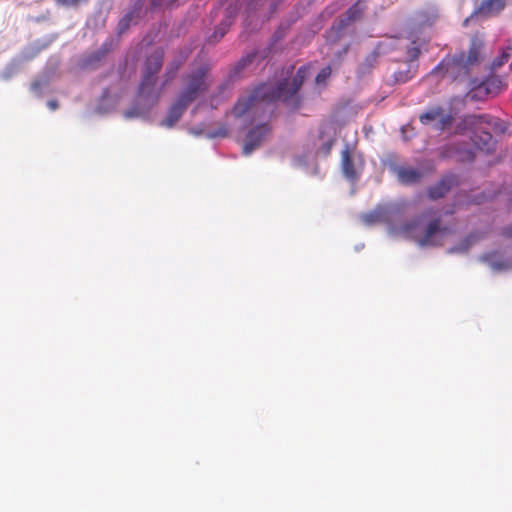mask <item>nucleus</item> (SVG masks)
<instances>
[{"instance_id":"17","label":"nucleus","mask_w":512,"mask_h":512,"mask_svg":"<svg viewBox=\"0 0 512 512\" xmlns=\"http://www.w3.org/2000/svg\"><path fill=\"white\" fill-rule=\"evenodd\" d=\"M449 189V187L445 183H441L439 188L432 189L430 191L432 198H439L444 195V193Z\"/></svg>"},{"instance_id":"23","label":"nucleus","mask_w":512,"mask_h":512,"mask_svg":"<svg viewBox=\"0 0 512 512\" xmlns=\"http://www.w3.org/2000/svg\"><path fill=\"white\" fill-rule=\"evenodd\" d=\"M407 79H408V77H404V76H402V75H401V73H399V76L397 77V80H398V81H402V82L407 81Z\"/></svg>"},{"instance_id":"15","label":"nucleus","mask_w":512,"mask_h":512,"mask_svg":"<svg viewBox=\"0 0 512 512\" xmlns=\"http://www.w3.org/2000/svg\"><path fill=\"white\" fill-rule=\"evenodd\" d=\"M383 218V213L380 210L374 211L370 214H366L362 217V220L366 224H372L374 222L380 221Z\"/></svg>"},{"instance_id":"12","label":"nucleus","mask_w":512,"mask_h":512,"mask_svg":"<svg viewBox=\"0 0 512 512\" xmlns=\"http://www.w3.org/2000/svg\"><path fill=\"white\" fill-rule=\"evenodd\" d=\"M252 99H241L237 102L235 107L232 110V116L235 118H240L250 109Z\"/></svg>"},{"instance_id":"11","label":"nucleus","mask_w":512,"mask_h":512,"mask_svg":"<svg viewBox=\"0 0 512 512\" xmlns=\"http://www.w3.org/2000/svg\"><path fill=\"white\" fill-rule=\"evenodd\" d=\"M508 62H510V69H512V46L506 47L501 55L492 62V69L497 70Z\"/></svg>"},{"instance_id":"20","label":"nucleus","mask_w":512,"mask_h":512,"mask_svg":"<svg viewBox=\"0 0 512 512\" xmlns=\"http://www.w3.org/2000/svg\"><path fill=\"white\" fill-rule=\"evenodd\" d=\"M59 3L68 5V6H76L82 2H86V0H57Z\"/></svg>"},{"instance_id":"19","label":"nucleus","mask_w":512,"mask_h":512,"mask_svg":"<svg viewBox=\"0 0 512 512\" xmlns=\"http://www.w3.org/2000/svg\"><path fill=\"white\" fill-rule=\"evenodd\" d=\"M361 12L360 4H356L354 7L350 8L348 11V16L351 20L356 19L358 14Z\"/></svg>"},{"instance_id":"27","label":"nucleus","mask_w":512,"mask_h":512,"mask_svg":"<svg viewBox=\"0 0 512 512\" xmlns=\"http://www.w3.org/2000/svg\"><path fill=\"white\" fill-rule=\"evenodd\" d=\"M218 135L224 136V135H226V131H223L222 133H219Z\"/></svg>"},{"instance_id":"9","label":"nucleus","mask_w":512,"mask_h":512,"mask_svg":"<svg viewBox=\"0 0 512 512\" xmlns=\"http://www.w3.org/2000/svg\"><path fill=\"white\" fill-rule=\"evenodd\" d=\"M268 127L266 125H261L252 131H250L244 141L243 145V153L245 155H249L256 149L261 142L265 139L268 134Z\"/></svg>"},{"instance_id":"3","label":"nucleus","mask_w":512,"mask_h":512,"mask_svg":"<svg viewBox=\"0 0 512 512\" xmlns=\"http://www.w3.org/2000/svg\"><path fill=\"white\" fill-rule=\"evenodd\" d=\"M391 233L398 236L415 239L420 246L436 245L439 243L440 231L436 222L426 225L422 220L412 221L393 227Z\"/></svg>"},{"instance_id":"2","label":"nucleus","mask_w":512,"mask_h":512,"mask_svg":"<svg viewBox=\"0 0 512 512\" xmlns=\"http://www.w3.org/2000/svg\"><path fill=\"white\" fill-rule=\"evenodd\" d=\"M463 129L473 135L475 145L483 150L491 149V132L504 133L506 127L499 119L486 115H470L463 120Z\"/></svg>"},{"instance_id":"7","label":"nucleus","mask_w":512,"mask_h":512,"mask_svg":"<svg viewBox=\"0 0 512 512\" xmlns=\"http://www.w3.org/2000/svg\"><path fill=\"white\" fill-rule=\"evenodd\" d=\"M341 168L347 180L354 181L358 179L364 168L363 156L355 150H343L341 155Z\"/></svg>"},{"instance_id":"24","label":"nucleus","mask_w":512,"mask_h":512,"mask_svg":"<svg viewBox=\"0 0 512 512\" xmlns=\"http://www.w3.org/2000/svg\"><path fill=\"white\" fill-rule=\"evenodd\" d=\"M331 145H332V141L330 140L325 148V151H324L325 153H327L330 150Z\"/></svg>"},{"instance_id":"25","label":"nucleus","mask_w":512,"mask_h":512,"mask_svg":"<svg viewBox=\"0 0 512 512\" xmlns=\"http://www.w3.org/2000/svg\"><path fill=\"white\" fill-rule=\"evenodd\" d=\"M37 86H38V83H37V82H34V83L32 84V89H36V88H37Z\"/></svg>"},{"instance_id":"13","label":"nucleus","mask_w":512,"mask_h":512,"mask_svg":"<svg viewBox=\"0 0 512 512\" xmlns=\"http://www.w3.org/2000/svg\"><path fill=\"white\" fill-rule=\"evenodd\" d=\"M396 172L399 180L404 183L413 182L418 178V173L412 168H399Z\"/></svg>"},{"instance_id":"18","label":"nucleus","mask_w":512,"mask_h":512,"mask_svg":"<svg viewBox=\"0 0 512 512\" xmlns=\"http://www.w3.org/2000/svg\"><path fill=\"white\" fill-rule=\"evenodd\" d=\"M429 120L442 122L443 119L437 112H429L421 116V121L423 123H426Z\"/></svg>"},{"instance_id":"5","label":"nucleus","mask_w":512,"mask_h":512,"mask_svg":"<svg viewBox=\"0 0 512 512\" xmlns=\"http://www.w3.org/2000/svg\"><path fill=\"white\" fill-rule=\"evenodd\" d=\"M308 72V68L302 67L298 70L291 83L285 80L284 82H281L277 89L272 92H270V88L265 85L256 92L255 97L265 100L282 99L284 101H288L292 99V97L296 94L297 90L308 75Z\"/></svg>"},{"instance_id":"16","label":"nucleus","mask_w":512,"mask_h":512,"mask_svg":"<svg viewBox=\"0 0 512 512\" xmlns=\"http://www.w3.org/2000/svg\"><path fill=\"white\" fill-rule=\"evenodd\" d=\"M331 74V69L329 67L323 68L316 76V84L319 86H323L326 83V80L329 78Z\"/></svg>"},{"instance_id":"22","label":"nucleus","mask_w":512,"mask_h":512,"mask_svg":"<svg viewBox=\"0 0 512 512\" xmlns=\"http://www.w3.org/2000/svg\"><path fill=\"white\" fill-rule=\"evenodd\" d=\"M48 107L51 109V110H55L57 108V103L55 101H49L48 102Z\"/></svg>"},{"instance_id":"4","label":"nucleus","mask_w":512,"mask_h":512,"mask_svg":"<svg viewBox=\"0 0 512 512\" xmlns=\"http://www.w3.org/2000/svg\"><path fill=\"white\" fill-rule=\"evenodd\" d=\"M206 87L203 75L195 76L188 85L187 91L179 98V100L171 107L166 118L161 122V125L171 128L181 117L183 111L186 109L188 103L195 99L198 92L204 90Z\"/></svg>"},{"instance_id":"26","label":"nucleus","mask_w":512,"mask_h":512,"mask_svg":"<svg viewBox=\"0 0 512 512\" xmlns=\"http://www.w3.org/2000/svg\"><path fill=\"white\" fill-rule=\"evenodd\" d=\"M224 34H225V30L221 29L220 30V37H222Z\"/></svg>"},{"instance_id":"10","label":"nucleus","mask_w":512,"mask_h":512,"mask_svg":"<svg viewBox=\"0 0 512 512\" xmlns=\"http://www.w3.org/2000/svg\"><path fill=\"white\" fill-rule=\"evenodd\" d=\"M504 4V0H484L479 9L476 11V14H496L503 9Z\"/></svg>"},{"instance_id":"8","label":"nucleus","mask_w":512,"mask_h":512,"mask_svg":"<svg viewBox=\"0 0 512 512\" xmlns=\"http://www.w3.org/2000/svg\"><path fill=\"white\" fill-rule=\"evenodd\" d=\"M479 60V49L476 46H473L469 51L468 55H462L459 59L454 60L452 62H448L445 64L446 73L450 76L453 75L456 69H464L466 71L468 66L474 65Z\"/></svg>"},{"instance_id":"6","label":"nucleus","mask_w":512,"mask_h":512,"mask_svg":"<svg viewBox=\"0 0 512 512\" xmlns=\"http://www.w3.org/2000/svg\"><path fill=\"white\" fill-rule=\"evenodd\" d=\"M470 89L466 94V98L470 100H483L490 96L497 95L502 87V80L498 77L491 76L485 80L472 79L469 83Z\"/></svg>"},{"instance_id":"14","label":"nucleus","mask_w":512,"mask_h":512,"mask_svg":"<svg viewBox=\"0 0 512 512\" xmlns=\"http://www.w3.org/2000/svg\"><path fill=\"white\" fill-rule=\"evenodd\" d=\"M496 258L498 259L499 256L497 254H493V255H489V256H485L483 257V260L485 262L488 263V265L493 269V270H502V269H505L507 267V265H505L504 263L496 260Z\"/></svg>"},{"instance_id":"1","label":"nucleus","mask_w":512,"mask_h":512,"mask_svg":"<svg viewBox=\"0 0 512 512\" xmlns=\"http://www.w3.org/2000/svg\"><path fill=\"white\" fill-rule=\"evenodd\" d=\"M162 54L160 52L154 53L148 58L146 63V73L140 85L139 96L137 104L125 111L124 116L126 119L144 117L150 108L157 102L159 98V89L155 87L154 75L161 67Z\"/></svg>"},{"instance_id":"21","label":"nucleus","mask_w":512,"mask_h":512,"mask_svg":"<svg viewBox=\"0 0 512 512\" xmlns=\"http://www.w3.org/2000/svg\"><path fill=\"white\" fill-rule=\"evenodd\" d=\"M409 53H410V57L412 59H416L417 56H418V53H419V49L418 48H413Z\"/></svg>"}]
</instances>
